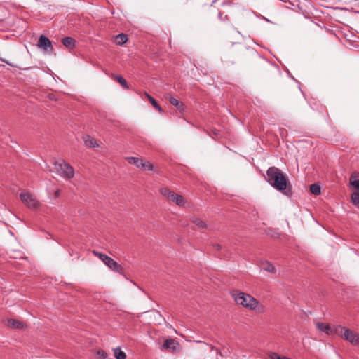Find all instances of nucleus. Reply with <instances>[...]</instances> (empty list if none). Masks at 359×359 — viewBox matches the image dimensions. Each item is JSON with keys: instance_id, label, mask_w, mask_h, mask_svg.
<instances>
[{"instance_id": "nucleus-1", "label": "nucleus", "mask_w": 359, "mask_h": 359, "mask_svg": "<svg viewBox=\"0 0 359 359\" xmlns=\"http://www.w3.org/2000/svg\"><path fill=\"white\" fill-rule=\"evenodd\" d=\"M266 180L273 188L287 196L292 195V186L287 177L278 168L270 167L266 171Z\"/></svg>"}, {"instance_id": "nucleus-2", "label": "nucleus", "mask_w": 359, "mask_h": 359, "mask_svg": "<svg viewBox=\"0 0 359 359\" xmlns=\"http://www.w3.org/2000/svg\"><path fill=\"white\" fill-rule=\"evenodd\" d=\"M237 304L241 305L250 310H255L259 304V302L251 295L239 291H233L232 292Z\"/></svg>"}, {"instance_id": "nucleus-3", "label": "nucleus", "mask_w": 359, "mask_h": 359, "mask_svg": "<svg viewBox=\"0 0 359 359\" xmlns=\"http://www.w3.org/2000/svg\"><path fill=\"white\" fill-rule=\"evenodd\" d=\"M334 334L341 336L353 345L359 344V335L356 332H353L350 329L341 326L334 327Z\"/></svg>"}, {"instance_id": "nucleus-4", "label": "nucleus", "mask_w": 359, "mask_h": 359, "mask_svg": "<svg viewBox=\"0 0 359 359\" xmlns=\"http://www.w3.org/2000/svg\"><path fill=\"white\" fill-rule=\"evenodd\" d=\"M93 253L95 256L97 257L100 260H102L111 270L122 275L124 273L123 267L112 258L109 257L105 254L99 252L95 250H93Z\"/></svg>"}, {"instance_id": "nucleus-5", "label": "nucleus", "mask_w": 359, "mask_h": 359, "mask_svg": "<svg viewBox=\"0 0 359 359\" xmlns=\"http://www.w3.org/2000/svg\"><path fill=\"white\" fill-rule=\"evenodd\" d=\"M55 169L57 172H61V175L67 179H72L74 176V170L70 164L66 163L64 160L60 161H55L54 163Z\"/></svg>"}, {"instance_id": "nucleus-6", "label": "nucleus", "mask_w": 359, "mask_h": 359, "mask_svg": "<svg viewBox=\"0 0 359 359\" xmlns=\"http://www.w3.org/2000/svg\"><path fill=\"white\" fill-rule=\"evenodd\" d=\"M21 201L29 208L33 210L39 208L41 204L40 202L36 198V197L29 192L24 191L20 194Z\"/></svg>"}, {"instance_id": "nucleus-7", "label": "nucleus", "mask_w": 359, "mask_h": 359, "mask_svg": "<svg viewBox=\"0 0 359 359\" xmlns=\"http://www.w3.org/2000/svg\"><path fill=\"white\" fill-rule=\"evenodd\" d=\"M217 1H212V3L207 7L205 8L204 12L209 17L217 16L219 20L224 21L227 20L228 17L226 15H222V13L217 6Z\"/></svg>"}, {"instance_id": "nucleus-8", "label": "nucleus", "mask_w": 359, "mask_h": 359, "mask_svg": "<svg viewBox=\"0 0 359 359\" xmlns=\"http://www.w3.org/2000/svg\"><path fill=\"white\" fill-rule=\"evenodd\" d=\"M231 43H232L233 46L235 44H237L238 46V48L241 52V54L244 57H247L248 56H249L254 59L260 60L258 54L257 53V52L255 50H254L253 49H251V48H248V47H246V46H245L240 41H238L236 43L233 42V41H231Z\"/></svg>"}, {"instance_id": "nucleus-9", "label": "nucleus", "mask_w": 359, "mask_h": 359, "mask_svg": "<svg viewBox=\"0 0 359 359\" xmlns=\"http://www.w3.org/2000/svg\"><path fill=\"white\" fill-rule=\"evenodd\" d=\"M38 46L48 53H51L53 50L51 41L44 35L40 36L38 41Z\"/></svg>"}, {"instance_id": "nucleus-10", "label": "nucleus", "mask_w": 359, "mask_h": 359, "mask_svg": "<svg viewBox=\"0 0 359 359\" xmlns=\"http://www.w3.org/2000/svg\"><path fill=\"white\" fill-rule=\"evenodd\" d=\"M163 347L170 353H176L180 348V343L174 339H167L165 340Z\"/></svg>"}, {"instance_id": "nucleus-11", "label": "nucleus", "mask_w": 359, "mask_h": 359, "mask_svg": "<svg viewBox=\"0 0 359 359\" xmlns=\"http://www.w3.org/2000/svg\"><path fill=\"white\" fill-rule=\"evenodd\" d=\"M316 325L317 329L322 332H325L327 334H334V328H332L327 323L317 322Z\"/></svg>"}, {"instance_id": "nucleus-12", "label": "nucleus", "mask_w": 359, "mask_h": 359, "mask_svg": "<svg viewBox=\"0 0 359 359\" xmlns=\"http://www.w3.org/2000/svg\"><path fill=\"white\" fill-rule=\"evenodd\" d=\"M170 201L174 202L178 206H184L186 202L184 198L182 195H180L177 193L172 194Z\"/></svg>"}, {"instance_id": "nucleus-13", "label": "nucleus", "mask_w": 359, "mask_h": 359, "mask_svg": "<svg viewBox=\"0 0 359 359\" xmlns=\"http://www.w3.org/2000/svg\"><path fill=\"white\" fill-rule=\"evenodd\" d=\"M190 221L194 224L199 229H205L208 228V225L205 221L196 217H190Z\"/></svg>"}, {"instance_id": "nucleus-14", "label": "nucleus", "mask_w": 359, "mask_h": 359, "mask_svg": "<svg viewBox=\"0 0 359 359\" xmlns=\"http://www.w3.org/2000/svg\"><path fill=\"white\" fill-rule=\"evenodd\" d=\"M260 266L262 270L268 271L269 273H275L276 272L275 266L268 261L261 262Z\"/></svg>"}, {"instance_id": "nucleus-15", "label": "nucleus", "mask_w": 359, "mask_h": 359, "mask_svg": "<svg viewBox=\"0 0 359 359\" xmlns=\"http://www.w3.org/2000/svg\"><path fill=\"white\" fill-rule=\"evenodd\" d=\"M85 145L89 148H96L99 147L97 141L90 135L83 137Z\"/></svg>"}, {"instance_id": "nucleus-16", "label": "nucleus", "mask_w": 359, "mask_h": 359, "mask_svg": "<svg viewBox=\"0 0 359 359\" xmlns=\"http://www.w3.org/2000/svg\"><path fill=\"white\" fill-rule=\"evenodd\" d=\"M165 98L169 100L171 104L175 106L179 110L182 111L184 109V104L176 98L173 97L172 95H167Z\"/></svg>"}, {"instance_id": "nucleus-17", "label": "nucleus", "mask_w": 359, "mask_h": 359, "mask_svg": "<svg viewBox=\"0 0 359 359\" xmlns=\"http://www.w3.org/2000/svg\"><path fill=\"white\" fill-rule=\"evenodd\" d=\"M62 43L66 48L69 49H72L76 46V41L73 38L69 36L64 37L62 39Z\"/></svg>"}, {"instance_id": "nucleus-18", "label": "nucleus", "mask_w": 359, "mask_h": 359, "mask_svg": "<svg viewBox=\"0 0 359 359\" xmlns=\"http://www.w3.org/2000/svg\"><path fill=\"white\" fill-rule=\"evenodd\" d=\"M8 325L13 328L21 329L24 327L25 323L18 320L9 319L8 320Z\"/></svg>"}, {"instance_id": "nucleus-19", "label": "nucleus", "mask_w": 359, "mask_h": 359, "mask_svg": "<svg viewBox=\"0 0 359 359\" xmlns=\"http://www.w3.org/2000/svg\"><path fill=\"white\" fill-rule=\"evenodd\" d=\"M112 78L116 80L124 89H128L129 86L126 80L121 75L113 74Z\"/></svg>"}, {"instance_id": "nucleus-20", "label": "nucleus", "mask_w": 359, "mask_h": 359, "mask_svg": "<svg viewBox=\"0 0 359 359\" xmlns=\"http://www.w3.org/2000/svg\"><path fill=\"white\" fill-rule=\"evenodd\" d=\"M142 158H137V157H126V160L128 161V163L135 165L137 168H140V164L142 162Z\"/></svg>"}, {"instance_id": "nucleus-21", "label": "nucleus", "mask_w": 359, "mask_h": 359, "mask_svg": "<svg viewBox=\"0 0 359 359\" xmlns=\"http://www.w3.org/2000/svg\"><path fill=\"white\" fill-rule=\"evenodd\" d=\"M128 41V36L126 34H119L115 36V43L116 45L121 46Z\"/></svg>"}, {"instance_id": "nucleus-22", "label": "nucleus", "mask_w": 359, "mask_h": 359, "mask_svg": "<svg viewBox=\"0 0 359 359\" xmlns=\"http://www.w3.org/2000/svg\"><path fill=\"white\" fill-rule=\"evenodd\" d=\"M349 184L350 186L352 187L353 191L355 189H359V179H358V177L353 174L349 179Z\"/></svg>"}, {"instance_id": "nucleus-23", "label": "nucleus", "mask_w": 359, "mask_h": 359, "mask_svg": "<svg viewBox=\"0 0 359 359\" xmlns=\"http://www.w3.org/2000/svg\"><path fill=\"white\" fill-rule=\"evenodd\" d=\"M140 168L144 170H153V164L149 161L142 159V162L140 164Z\"/></svg>"}, {"instance_id": "nucleus-24", "label": "nucleus", "mask_w": 359, "mask_h": 359, "mask_svg": "<svg viewBox=\"0 0 359 359\" xmlns=\"http://www.w3.org/2000/svg\"><path fill=\"white\" fill-rule=\"evenodd\" d=\"M114 357L116 359H126V353L123 351H122V350L121 349L120 347H117V348H114Z\"/></svg>"}, {"instance_id": "nucleus-25", "label": "nucleus", "mask_w": 359, "mask_h": 359, "mask_svg": "<svg viewBox=\"0 0 359 359\" xmlns=\"http://www.w3.org/2000/svg\"><path fill=\"white\" fill-rule=\"evenodd\" d=\"M160 193L165 197L167 198L169 201L171 198L172 194H173L175 192L172 191L170 189H169L167 187H163L160 189Z\"/></svg>"}, {"instance_id": "nucleus-26", "label": "nucleus", "mask_w": 359, "mask_h": 359, "mask_svg": "<svg viewBox=\"0 0 359 359\" xmlns=\"http://www.w3.org/2000/svg\"><path fill=\"white\" fill-rule=\"evenodd\" d=\"M310 191L314 195H319L320 194V187L318 184H312L310 186Z\"/></svg>"}, {"instance_id": "nucleus-27", "label": "nucleus", "mask_w": 359, "mask_h": 359, "mask_svg": "<svg viewBox=\"0 0 359 359\" xmlns=\"http://www.w3.org/2000/svg\"><path fill=\"white\" fill-rule=\"evenodd\" d=\"M149 102L160 113L163 112L162 108L161 107V106L158 104V102H156V100L154 97H150L149 98Z\"/></svg>"}, {"instance_id": "nucleus-28", "label": "nucleus", "mask_w": 359, "mask_h": 359, "mask_svg": "<svg viewBox=\"0 0 359 359\" xmlns=\"http://www.w3.org/2000/svg\"><path fill=\"white\" fill-rule=\"evenodd\" d=\"M351 201L354 205L359 204V193L353 192L351 194Z\"/></svg>"}, {"instance_id": "nucleus-29", "label": "nucleus", "mask_w": 359, "mask_h": 359, "mask_svg": "<svg viewBox=\"0 0 359 359\" xmlns=\"http://www.w3.org/2000/svg\"><path fill=\"white\" fill-rule=\"evenodd\" d=\"M97 354L102 359H105L108 356V354L107 353V352L102 349L98 350L97 352Z\"/></svg>"}, {"instance_id": "nucleus-30", "label": "nucleus", "mask_w": 359, "mask_h": 359, "mask_svg": "<svg viewBox=\"0 0 359 359\" xmlns=\"http://www.w3.org/2000/svg\"><path fill=\"white\" fill-rule=\"evenodd\" d=\"M212 133V137H214L215 139L216 138H219V131L217 129H212L211 130Z\"/></svg>"}, {"instance_id": "nucleus-31", "label": "nucleus", "mask_w": 359, "mask_h": 359, "mask_svg": "<svg viewBox=\"0 0 359 359\" xmlns=\"http://www.w3.org/2000/svg\"><path fill=\"white\" fill-rule=\"evenodd\" d=\"M212 246L216 250H220L222 248V245L218 243L213 244Z\"/></svg>"}, {"instance_id": "nucleus-32", "label": "nucleus", "mask_w": 359, "mask_h": 359, "mask_svg": "<svg viewBox=\"0 0 359 359\" xmlns=\"http://www.w3.org/2000/svg\"><path fill=\"white\" fill-rule=\"evenodd\" d=\"M144 94H145V96L148 98L149 100L150 97H153L149 94H148L147 92H145Z\"/></svg>"}, {"instance_id": "nucleus-33", "label": "nucleus", "mask_w": 359, "mask_h": 359, "mask_svg": "<svg viewBox=\"0 0 359 359\" xmlns=\"http://www.w3.org/2000/svg\"><path fill=\"white\" fill-rule=\"evenodd\" d=\"M144 94H145V96L148 98L149 100L150 97H153L149 94H148L147 92H145Z\"/></svg>"}, {"instance_id": "nucleus-34", "label": "nucleus", "mask_w": 359, "mask_h": 359, "mask_svg": "<svg viewBox=\"0 0 359 359\" xmlns=\"http://www.w3.org/2000/svg\"><path fill=\"white\" fill-rule=\"evenodd\" d=\"M1 60H2L3 62H6V64L9 65L14 67V65H13L11 64L10 62H8V61H6V60H3V59H2Z\"/></svg>"}, {"instance_id": "nucleus-35", "label": "nucleus", "mask_w": 359, "mask_h": 359, "mask_svg": "<svg viewBox=\"0 0 359 359\" xmlns=\"http://www.w3.org/2000/svg\"><path fill=\"white\" fill-rule=\"evenodd\" d=\"M216 351H217V353L220 355V356H222V352L218 348H216Z\"/></svg>"}, {"instance_id": "nucleus-36", "label": "nucleus", "mask_w": 359, "mask_h": 359, "mask_svg": "<svg viewBox=\"0 0 359 359\" xmlns=\"http://www.w3.org/2000/svg\"><path fill=\"white\" fill-rule=\"evenodd\" d=\"M210 348H211V350H216V348H215V346H210Z\"/></svg>"}, {"instance_id": "nucleus-37", "label": "nucleus", "mask_w": 359, "mask_h": 359, "mask_svg": "<svg viewBox=\"0 0 359 359\" xmlns=\"http://www.w3.org/2000/svg\"><path fill=\"white\" fill-rule=\"evenodd\" d=\"M236 35H237L240 39H241V34H239V32L236 33Z\"/></svg>"}, {"instance_id": "nucleus-38", "label": "nucleus", "mask_w": 359, "mask_h": 359, "mask_svg": "<svg viewBox=\"0 0 359 359\" xmlns=\"http://www.w3.org/2000/svg\"><path fill=\"white\" fill-rule=\"evenodd\" d=\"M59 194H60V191H57L55 192V195H56V196H59Z\"/></svg>"}, {"instance_id": "nucleus-39", "label": "nucleus", "mask_w": 359, "mask_h": 359, "mask_svg": "<svg viewBox=\"0 0 359 359\" xmlns=\"http://www.w3.org/2000/svg\"><path fill=\"white\" fill-rule=\"evenodd\" d=\"M353 192H358V193H359V189L353 190Z\"/></svg>"}]
</instances>
